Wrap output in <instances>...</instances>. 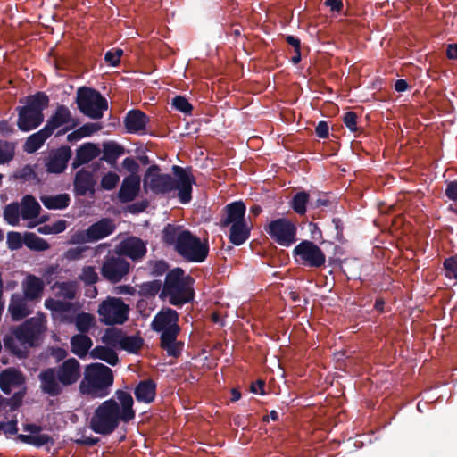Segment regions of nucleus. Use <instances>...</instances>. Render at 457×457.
<instances>
[{
    "instance_id": "obj_16",
    "label": "nucleus",
    "mask_w": 457,
    "mask_h": 457,
    "mask_svg": "<svg viewBox=\"0 0 457 457\" xmlns=\"http://www.w3.org/2000/svg\"><path fill=\"white\" fill-rule=\"evenodd\" d=\"M23 430L30 433L29 435L19 434L16 439L21 443L33 445L35 447H42L46 445H53L54 439L47 434H40L42 427L35 423H28L23 425Z\"/></svg>"
},
{
    "instance_id": "obj_36",
    "label": "nucleus",
    "mask_w": 457,
    "mask_h": 457,
    "mask_svg": "<svg viewBox=\"0 0 457 457\" xmlns=\"http://www.w3.org/2000/svg\"><path fill=\"white\" fill-rule=\"evenodd\" d=\"M26 395V387L23 386L22 389L15 392L12 397L5 398L2 395H0V411L2 410H6L9 411H13L19 409L22 405L23 398Z\"/></svg>"
},
{
    "instance_id": "obj_10",
    "label": "nucleus",
    "mask_w": 457,
    "mask_h": 457,
    "mask_svg": "<svg viewBox=\"0 0 457 457\" xmlns=\"http://www.w3.org/2000/svg\"><path fill=\"white\" fill-rule=\"evenodd\" d=\"M292 255L297 265L311 270L321 269L326 263L324 252L310 240H303L296 245Z\"/></svg>"
},
{
    "instance_id": "obj_39",
    "label": "nucleus",
    "mask_w": 457,
    "mask_h": 457,
    "mask_svg": "<svg viewBox=\"0 0 457 457\" xmlns=\"http://www.w3.org/2000/svg\"><path fill=\"white\" fill-rule=\"evenodd\" d=\"M144 345V339L139 335H123L120 348L129 353H137Z\"/></svg>"
},
{
    "instance_id": "obj_14",
    "label": "nucleus",
    "mask_w": 457,
    "mask_h": 457,
    "mask_svg": "<svg viewBox=\"0 0 457 457\" xmlns=\"http://www.w3.org/2000/svg\"><path fill=\"white\" fill-rule=\"evenodd\" d=\"M130 264L120 256L106 257L102 267L101 274L109 282L116 284L129 273Z\"/></svg>"
},
{
    "instance_id": "obj_9",
    "label": "nucleus",
    "mask_w": 457,
    "mask_h": 457,
    "mask_svg": "<svg viewBox=\"0 0 457 457\" xmlns=\"http://www.w3.org/2000/svg\"><path fill=\"white\" fill-rule=\"evenodd\" d=\"M76 104L84 115L93 120L103 118L104 111L108 109V102L97 90L82 87L77 91Z\"/></svg>"
},
{
    "instance_id": "obj_11",
    "label": "nucleus",
    "mask_w": 457,
    "mask_h": 457,
    "mask_svg": "<svg viewBox=\"0 0 457 457\" xmlns=\"http://www.w3.org/2000/svg\"><path fill=\"white\" fill-rule=\"evenodd\" d=\"M129 307L121 298L108 296L97 309L99 320L105 325H121L129 319Z\"/></svg>"
},
{
    "instance_id": "obj_19",
    "label": "nucleus",
    "mask_w": 457,
    "mask_h": 457,
    "mask_svg": "<svg viewBox=\"0 0 457 457\" xmlns=\"http://www.w3.org/2000/svg\"><path fill=\"white\" fill-rule=\"evenodd\" d=\"M96 181L91 171L85 169L78 170L73 180V191L78 196H85L89 194L93 196L96 193Z\"/></svg>"
},
{
    "instance_id": "obj_55",
    "label": "nucleus",
    "mask_w": 457,
    "mask_h": 457,
    "mask_svg": "<svg viewBox=\"0 0 457 457\" xmlns=\"http://www.w3.org/2000/svg\"><path fill=\"white\" fill-rule=\"evenodd\" d=\"M101 129L102 125L100 123H86L79 128V132L80 133V137L83 138L92 136Z\"/></svg>"
},
{
    "instance_id": "obj_49",
    "label": "nucleus",
    "mask_w": 457,
    "mask_h": 457,
    "mask_svg": "<svg viewBox=\"0 0 457 457\" xmlns=\"http://www.w3.org/2000/svg\"><path fill=\"white\" fill-rule=\"evenodd\" d=\"M120 181V177L118 174L112 171H109L104 174L100 181V187L104 190H112L116 187Z\"/></svg>"
},
{
    "instance_id": "obj_29",
    "label": "nucleus",
    "mask_w": 457,
    "mask_h": 457,
    "mask_svg": "<svg viewBox=\"0 0 457 457\" xmlns=\"http://www.w3.org/2000/svg\"><path fill=\"white\" fill-rule=\"evenodd\" d=\"M25 299V297H22L18 294L12 295L8 311L10 312L13 320H21L30 313Z\"/></svg>"
},
{
    "instance_id": "obj_63",
    "label": "nucleus",
    "mask_w": 457,
    "mask_h": 457,
    "mask_svg": "<svg viewBox=\"0 0 457 457\" xmlns=\"http://www.w3.org/2000/svg\"><path fill=\"white\" fill-rule=\"evenodd\" d=\"M315 133L320 138H328L329 135L328 123L326 121H320L315 128Z\"/></svg>"
},
{
    "instance_id": "obj_32",
    "label": "nucleus",
    "mask_w": 457,
    "mask_h": 457,
    "mask_svg": "<svg viewBox=\"0 0 457 457\" xmlns=\"http://www.w3.org/2000/svg\"><path fill=\"white\" fill-rule=\"evenodd\" d=\"M125 149L115 141H107L103 144L102 161H105L111 166H114L118 158L124 154Z\"/></svg>"
},
{
    "instance_id": "obj_27",
    "label": "nucleus",
    "mask_w": 457,
    "mask_h": 457,
    "mask_svg": "<svg viewBox=\"0 0 457 457\" xmlns=\"http://www.w3.org/2000/svg\"><path fill=\"white\" fill-rule=\"evenodd\" d=\"M156 383L151 379L141 380L135 387L134 395L137 402L151 403L156 395Z\"/></svg>"
},
{
    "instance_id": "obj_52",
    "label": "nucleus",
    "mask_w": 457,
    "mask_h": 457,
    "mask_svg": "<svg viewBox=\"0 0 457 457\" xmlns=\"http://www.w3.org/2000/svg\"><path fill=\"white\" fill-rule=\"evenodd\" d=\"M60 295L65 299L73 300L76 297L77 287L72 282H62L58 286Z\"/></svg>"
},
{
    "instance_id": "obj_40",
    "label": "nucleus",
    "mask_w": 457,
    "mask_h": 457,
    "mask_svg": "<svg viewBox=\"0 0 457 457\" xmlns=\"http://www.w3.org/2000/svg\"><path fill=\"white\" fill-rule=\"evenodd\" d=\"M24 245L33 251H46L50 248V245L43 238L37 237L35 233H24Z\"/></svg>"
},
{
    "instance_id": "obj_22",
    "label": "nucleus",
    "mask_w": 457,
    "mask_h": 457,
    "mask_svg": "<svg viewBox=\"0 0 457 457\" xmlns=\"http://www.w3.org/2000/svg\"><path fill=\"white\" fill-rule=\"evenodd\" d=\"M24 384V375L14 368L5 369L0 373V389L5 395L11 394L13 387H19Z\"/></svg>"
},
{
    "instance_id": "obj_51",
    "label": "nucleus",
    "mask_w": 457,
    "mask_h": 457,
    "mask_svg": "<svg viewBox=\"0 0 457 457\" xmlns=\"http://www.w3.org/2000/svg\"><path fill=\"white\" fill-rule=\"evenodd\" d=\"M443 265L445 270V276L448 278H454L457 280V255H453L445 259Z\"/></svg>"
},
{
    "instance_id": "obj_58",
    "label": "nucleus",
    "mask_w": 457,
    "mask_h": 457,
    "mask_svg": "<svg viewBox=\"0 0 457 457\" xmlns=\"http://www.w3.org/2000/svg\"><path fill=\"white\" fill-rule=\"evenodd\" d=\"M49 355L55 361V362H60L67 360L66 357L68 356V352L64 348L53 346L49 348Z\"/></svg>"
},
{
    "instance_id": "obj_26",
    "label": "nucleus",
    "mask_w": 457,
    "mask_h": 457,
    "mask_svg": "<svg viewBox=\"0 0 457 457\" xmlns=\"http://www.w3.org/2000/svg\"><path fill=\"white\" fill-rule=\"evenodd\" d=\"M100 149L94 143H85L76 150V156L72 161L71 168L78 169L87 164L100 154Z\"/></svg>"
},
{
    "instance_id": "obj_12",
    "label": "nucleus",
    "mask_w": 457,
    "mask_h": 457,
    "mask_svg": "<svg viewBox=\"0 0 457 457\" xmlns=\"http://www.w3.org/2000/svg\"><path fill=\"white\" fill-rule=\"evenodd\" d=\"M265 231L276 243L282 246H290L297 240L295 225L286 218L271 220L265 228Z\"/></svg>"
},
{
    "instance_id": "obj_45",
    "label": "nucleus",
    "mask_w": 457,
    "mask_h": 457,
    "mask_svg": "<svg viewBox=\"0 0 457 457\" xmlns=\"http://www.w3.org/2000/svg\"><path fill=\"white\" fill-rule=\"evenodd\" d=\"M45 306L46 309L60 313H68L71 311L73 304L70 302L55 300L53 298L46 299L45 301Z\"/></svg>"
},
{
    "instance_id": "obj_25",
    "label": "nucleus",
    "mask_w": 457,
    "mask_h": 457,
    "mask_svg": "<svg viewBox=\"0 0 457 457\" xmlns=\"http://www.w3.org/2000/svg\"><path fill=\"white\" fill-rule=\"evenodd\" d=\"M116 229L113 220L110 218H103L87 228V236L92 242H96L112 235Z\"/></svg>"
},
{
    "instance_id": "obj_3",
    "label": "nucleus",
    "mask_w": 457,
    "mask_h": 457,
    "mask_svg": "<svg viewBox=\"0 0 457 457\" xmlns=\"http://www.w3.org/2000/svg\"><path fill=\"white\" fill-rule=\"evenodd\" d=\"M162 241L188 262H203L209 253L208 243L180 225L167 224L162 232Z\"/></svg>"
},
{
    "instance_id": "obj_35",
    "label": "nucleus",
    "mask_w": 457,
    "mask_h": 457,
    "mask_svg": "<svg viewBox=\"0 0 457 457\" xmlns=\"http://www.w3.org/2000/svg\"><path fill=\"white\" fill-rule=\"evenodd\" d=\"M41 202L44 206L49 210H62L69 206L70 196L68 194H59L56 195L42 196Z\"/></svg>"
},
{
    "instance_id": "obj_43",
    "label": "nucleus",
    "mask_w": 457,
    "mask_h": 457,
    "mask_svg": "<svg viewBox=\"0 0 457 457\" xmlns=\"http://www.w3.org/2000/svg\"><path fill=\"white\" fill-rule=\"evenodd\" d=\"M77 329L81 333H87L95 325V318L87 312H80L74 319Z\"/></svg>"
},
{
    "instance_id": "obj_24",
    "label": "nucleus",
    "mask_w": 457,
    "mask_h": 457,
    "mask_svg": "<svg viewBox=\"0 0 457 457\" xmlns=\"http://www.w3.org/2000/svg\"><path fill=\"white\" fill-rule=\"evenodd\" d=\"M179 313L169 307L162 308L154 318L151 323L152 329L155 332L179 326Z\"/></svg>"
},
{
    "instance_id": "obj_21",
    "label": "nucleus",
    "mask_w": 457,
    "mask_h": 457,
    "mask_svg": "<svg viewBox=\"0 0 457 457\" xmlns=\"http://www.w3.org/2000/svg\"><path fill=\"white\" fill-rule=\"evenodd\" d=\"M224 217L220 220L221 227H228L237 222H245L246 207L243 201H235L227 204L224 209Z\"/></svg>"
},
{
    "instance_id": "obj_5",
    "label": "nucleus",
    "mask_w": 457,
    "mask_h": 457,
    "mask_svg": "<svg viewBox=\"0 0 457 457\" xmlns=\"http://www.w3.org/2000/svg\"><path fill=\"white\" fill-rule=\"evenodd\" d=\"M46 330V320L43 314L31 317L4 337V345L15 356L25 358L28 348L37 346Z\"/></svg>"
},
{
    "instance_id": "obj_64",
    "label": "nucleus",
    "mask_w": 457,
    "mask_h": 457,
    "mask_svg": "<svg viewBox=\"0 0 457 457\" xmlns=\"http://www.w3.org/2000/svg\"><path fill=\"white\" fill-rule=\"evenodd\" d=\"M15 132V129L12 124L8 120H3L0 121V134L3 137H9Z\"/></svg>"
},
{
    "instance_id": "obj_56",
    "label": "nucleus",
    "mask_w": 457,
    "mask_h": 457,
    "mask_svg": "<svg viewBox=\"0 0 457 457\" xmlns=\"http://www.w3.org/2000/svg\"><path fill=\"white\" fill-rule=\"evenodd\" d=\"M357 119L358 115L354 112H347L345 113L343 117V121L345 125L352 131L355 132L358 130L357 128Z\"/></svg>"
},
{
    "instance_id": "obj_33",
    "label": "nucleus",
    "mask_w": 457,
    "mask_h": 457,
    "mask_svg": "<svg viewBox=\"0 0 457 457\" xmlns=\"http://www.w3.org/2000/svg\"><path fill=\"white\" fill-rule=\"evenodd\" d=\"M92 345L91 338L84 334H77L71 338V352L79 358L87 354Z\"/></svg>"
},
{
    "instance_id": "obj_8",
    "label": "nucleus",
    "mask_w": 457,
    "mask_h": 457,
    "mask_svg": "<svg viewBox=\"0 0 457 457\" xmlns=\"http://www.w3.org/2000/svg\"><path fill=\"white\" fill-rule=\"evenodd\" d=\"M49 97L39 91L25 98V104L15 108L18 113L17 127L28 132L39 127L44 121L43 111L49 105Z\"/></svg>"
},
{
    "instance_id": "obj_38",
    "label": "nucleus",
    "mask_w": 457,
    "mask_h": 457,
    "mask_svg": "<svg viewBox=\"0 0 457 457\" xmlns=\"http://www.w3.org/2000/svg\"><path fill=\"white\" fill-rule=\"evenodd\" d=\"M163 283L159 279L144 282L138 286L137 294L145 298H154L160 295Z\"/></svg>"
},
{
    "instance_id": "obj_60",
    "label": "nucleus",
    "mask_w": 457,
    "mask_h": 457,
    "mask_svg": "<svg viewBox=\"0 0 457 457\" xmlns=\"http://www.w3.org/2000/svg\"><path fill=\"white\" fill-rule=\"evenodd\" d=\"M121 165L127 171L130 172L129 175H137L139 164L132 157L125 158Z\"/></svg>"
},
{
    "instance_id": "obj_18",
    "label": "nucleus",
    "mask_w": 457,
    "mask_h": 457,
    "mask_svg": "<svg viewBox=\"0 0 457 457\" xmlns=\"http://www.w3.org/2000/svg\"><path fill=\"white\" fill-rule=\"evenodd\" d=\"M149 121L150 118L144 112L133 109L126 113L123 123L128 133L144 135Z\"/></svg>"
},
{
    "instance_id": "obj_30",
    "label": "nucleus",
    "mask_w": 457,
    "mask_h": 457,
    "mask_svg": "<svg viewBox=\"0 0 457 457\" xmlns=\"http://www.w3.org/2000/svg\"><path fill=\"white\" fill-rule=\"evenodd\" d=\"M21 215L23 220H32L39 215L41 207L38 202L31 195H26L21 202Z\"/></svg>"
},
{
    "instance_id": "obj_6",
    "label": "nucleus",
    "mask_w": 457,
    "mask_h": 457,
    "mask_svg": "<svg viewBox=\"0 0 457 457\" xmlns=\"http://www.w3.org/2000/svg\"><path fill=\"white\" fill-rule=\"evenodd\" d=\"M194 282L182 268H174L166 274L159 298L170 305L182 307L194 300Z\"/></svg>"
},
{
    "instance_id": "obj_34",
    "label": "nucleus",
    "mask_w": 457,
    "mask_h": 457,
    "mask_svg": "<svg viewBox=\"0 0 457 457\" xmlns=\"http://www.w3.org/2000/svg\"><path fill=\"white\" fill-rule=\"evenodd\" d=\"M250 237V228L246 221L237 222L231 225L229 229V241L235 245H243Z\"/></svg>"
},
{
    "instance_id": "obj_47",
    "label": "nucleus",
    "mask_w": 457,
    "mask_h": 457,
    "mask_svg": "<svg viewBox=\"0 0 457 457\" xmlns=\"http://www.w3.org/2000/svg\"><path fill=\"white\" fill-rule=\"evenodd\" d=\"M79 278L86 285L91 286L96 284L99 280L98 274L96 273L95 267L85 266L82 269L81 274Z\"/></svg>"
},
{
    "instance_id": "obj_23",
    "label": "nucleus",
    "mask_w": 457,
    "mask_h": 457,
    "mask_svg": "<svg viewBox=\"0 0 457 457\" xmlns=\"http://www.w3.org/2000/svg\"><path fill=\"white\" fill-rule=\"evenodd\" d=\"M120 252L133 261H137L145 255L146 245L142 239L131 237L120 243Z\"/></svg>"
},
{
    "instance_id": "obj_61",
    "label": "nucleus",
    "mask_w": 457,
    "mask_h": 457,
    "mask_svg": "<svg viewBox=\"0 0 457 457\" xmlns=\"http://www.w3.org/2000/svg\"><path fill=\"white\" fill-rule=\"evenodd\" d=\"M148 204H149V203L147 200L136 202L128 206V211L130 213L137 214V213L143 212L148 207Z\"/></svg>"
},
{
    "instance_id": "obj_42",
    "label": "nucleus",
    "mask_w": 457,
    "mask_h": 457,
    "mask_svg": "<svg viewBox=\"0 0 457 457\" xmlns=\"http://www.w3.org/2000/svg\"><path fill=\"white\" fill-rule=\"evenodd\" d=\"M310 195L305 191L296 193L291 200L292 209L299 215H303L306 212V205L309 202Z\"/></svg>"
},
{
    "instance_id": "obj_53",
    "label": "nucleus",
    "mask_w": 457,
    "mask_h": 457,
    "mask_svg": "<svg viewBox=\"0 0 457 457\" xmlns=\"http://www.w3.org/2000/svg\"><path fill=\"white\" fill-rule=\"evenodd\" d=\"M123 54V50L120 48L112 49L105 53L104 61L111 66H118L120 62V57Z\"/></svg>"
},
{
    "instance_id": "obj_57",
    "label": "nucleus",
    "mask_w": 457,
    "mask_h": 457,
    "mask_svg": "<svg viewBox=\"0 0 457 457\" xmlns=\"http://www.w3.org/2000/svg\"><path fill=\"white\" fill-rule=\"evenodd\" d=\"M87 228L85 230L76 231L75 233H73L71 236L70 243L73 244V245H76V244L80 245V244L92 242L90 237H88L87 236Z\"/></svg>"
},
{
    "instance_id": "obj_28",
    "label": "nucleus",
    "mask_w": 457,
    "mask_h": 457,
    "mask_svg": "<svg viewBox=\"0 0 457 457\" xmlns=\"http://www.w3.org/2000/svg\"><path fill=\"white\" fill-rule=\"evenodd\" d=\"M22 287L24 297L29 301L38 299L44 290L43 280L34 275H29Z\"/></svg>"
},
{
    "instance_id": "obj_62",
    "label": "nucleus",
    "mask_w": 457,
    "mask_h": 457,
    "mask_svg": "<svg viewBox=\"0 0 457 457\" xmlns=\"http://www.w3.org/2000/svg\"><path fill=\"white\" fill-rule=\"evenodd\" d=\"M3 426L2 431L5 435H16L18 432L17 420H10L7 422L0 421Z\"/></svg>"
},
{
    "instance_id": "obj_4",
    "label": "nucleus",
    "mask_w": 457,
    "mask_h": 457,
    "mask_svg": "<svg viewBox=\"0 0 457 457\" xmlns=\"http://www.w3.org/2000/svg\"><path fill=\"white\" fill-rule=\"evenodd\" d=\"M37 378L41 392L56 397L79 382L81 378V365L76 358L71 357L55 367L42 370Z\"/></svg>"
},
{
    "instance_id": "obj_50",
    "label": "nucleus",
    "mask_w": 457,
    "mask_h": 457,
    "mask_svg": "<svg viewBox=\"0 0 457 457\" xmlns=\"http://www.w3.org/2000/svg\"><path fill=\"white\" fill-rule=\"evenodd\" d=\"M172 106L184 114H191L193 106L188 100L182 96H177L172 99Z\"/></svg>"
},
{
    "instance_id": "obj_13",
    "label": "nucleus",
    "mask_w": 457,
    "mask_h": 457,
    "mask_svg": "<svg viewBox=\"0 0 457 457\" xmlns=\"http://www.w3.org/2000/svg\"><path fill=\"white\" fill-rule=\"evenodd\" d=\"M77 125L78 120L72 117L70 109L66 105L60 104L47 120L45 127L52 135L56 129L63 127L56 133L59 137L73 129Z\"/></svg>"
},
{
    "instance_id": "obj_7",
    "label": "nucleus",
    "mask_w": 457,
    "mask_h": 457,
    "mask_svg": "<svg viewBox=\"0 0 457 457\" xmlns=\"http://www.w3.org/2000/svg\"><path fill=\"white\" fill-rule=\"evenodd\" d=\"M114 377L111 368L100 363L87 365L84 378L79 383V393L91 398H104L110 394Z\"/></svg>"
},
{
    "instance_id": "obj_2",
    "label": "nucleus",
    "mask_w": 457,
    "mask_h": 457,
    "mask_svg": "<svg viewBox=\"0 0 457 457\" xmlns=\"http://www.w3.org/2000/svg\"><path fill=\"white\" fill-rule=\"evenodd\" d=\"M171 170L174 177L161 173L159 165H151L144 175V187L155 195H166L177 190L179 203L188 204L192 200L193 185L195 184L192 169L173 165Z\"/></svg>"
},
{
    "instance_id": "obj_31",
    "label": "nucleus",
    "mask_w": 457,
    "mask_h": 457,
    "mask_svg": "<svg viewBox=\"0 0 457 457\" xmlns=\"http://www.w3.org/2000/svg\"><path fill=\"white\" fill-rule=\"evenodd\" d=\"M52 136L48 129L44 126L37 132L29 136L25 144L24 151L28 154H32L37 151L44 143Z\"/></svg>"
},
{
    "instance_id": "obj_1",
    "label": "nucleus",
    "mask_w": 457,
    "mask_h": 457,
    "mask_svg": "<svg viewBox=\"0 0 457 457\" xmlns=\"http://www.w3.org/2000/svg\"><path fill=\"white\" fill-rule=\"evenodd\" d=\"M133 406L131 394L119 389L114 397L104 401L95 409L89 420V428L96 434L109 436L119 428L120 422L129 423L135 419Z\"/></svg>"
},
{
    "instance_id": "obj_41",
    "label": "nucleus",
    "mask_w": 457,
    "mask_h": 457,
    "mask_svg": "<svg viewBox=\"0 0 457 457\" xmlns=\"http://www.w3.org/2000/svg\"><path fill=\"white\" fill-rule=\"evenodd\" d=\"M21 215V207L17 202L7 204L4 209V220L12 225L16 226L19 224Z\"/></svg>"
},
{
    "instance_id": "obj_17",
    "label": "nucleus",
    "mask_w": 457,
    "mask_h": 457,
    "mask_svg": "<svg viewBox=\"0 0 457 457\" xmlns=\"http://www.w3.org/2000/svg\"><path fill=\"white\" fill-rule=\"evenodd\" d=\"M161 342L160 346L162 349L167 352L169 356L179 357L181 354L184 344L177 340V337L180 332L179 326H172V328H167L160 331Z\"/></svg>"
},
{
    "instance_id": "obj_37",
    "label": "nucleus",
    "mask_w": 457,
    "mask_h": 457,
    "mask_svg": "<svg viewBox=\"0 0 457 457\" xmlns=\"http://www.w3.org/2000/svg\"><path fill=\"white\" fill-rule=\"evenodd\" d=\"M90 355L92 358L104 361L112 366H115L119 362L117 353L108 346L97 345L90 352Z\"/></svg>"
},
{
    "instance_id": "obj_44",
    "label": "nucleus",
    "mask_w": 457,
    "mask_h": 457,
    "mask_svg": "<svg viewBox=\"0 0 457 457\" xmlns=\"http://www.w3.org/2000/svg\"><path fill=\"white\" fill-rule=\"evenodd\" d=\"M124 333L117 328H107L102 337V341L107 345L117 347L120 346Z\"/></svg>"
},
{
    "instance_id": "obj_46",
    "label": "nucleus",
    "mask_w": 457,
    "mask_h": 457,
    "mask_svg": "<svg viewBox=\"0 0 457 457\" xmlns=\"http://www.w3.org/2000/svg\"><path fill=\"white\" fill-rule=\"evenodd\" d=\"M15 145L13 143L0 140V164L9 162L13 159Z\"/></svg>"
},
{
    "instance_id": "obj_59",
    "label": "nucleus",
    "mask_w": 457,
    "mask_h": 457,
    "mask_svg": "<svg viewBox=\"0 0 457 457\" xmlns=\"http://www.w3.org/2000/svg\"><path fill=\"white\" fill-rule=\"evenodd\" d=\"M445 195L449 200L457 203V179L446 182Z\"/></svg>"
},
{
    "instance_id": "obj_15",
    "label": "nucleus",
    "mask_w": 457,
    "mask_h": 457,
    "mask_svg": "<svg viewBox=\"0 0 457 457\" xmlns=\"http://www.w3.org/2000/svg\"><path fill=\"white\" fill-rule=\"evenodd\" d=\"M71 156L72 151L69 145H62L56 149L50 150L44 160L46 171L52 174L64 172Z\"/></svg>"
},
{
    "instance_id": "obj_54",
    "label": "nucleus",
    "mask_w": 457,
    "mask_h": 457,
    "mask_svg": "<svg viewBox=\"0 0 457 457\" xmlns=\"http://www.w3.org/2000/svg\"><path fill=\"white\" fill-rule=\"evenodd\" d=\"M150 270H151V275L155 276V277L162 276L164 273L167 274L170 271L168 263L163 260L155 261V262H151L150 263Z\"/></svg>"
},
{
    "instance_id": "obj_48",
    "label": "nucleus",
    "mask_w": 457,
    "mask_h": 457,
    "mask_svg": "<svg viewBox=\"0 0 457 457\" xmlns=\"http://www.w3.org/2000/svg\"><path fill=\"white\" fill-rule=\"evenodd\" d=\"M6 244L9 250H19L24 244V236L22 237L20 232L10 231L6 236Z\"/></svg>"
},
{
    "instance_id": "obj_20",
    "label": "nucleus",
    "mask_w": 457,
    "mask_h": 457,
    "mask_svg": "<svg viewBox=\"0 0 457 457\" xmlns=\"http://www.w3.org/2000/svg\"><path fill=\"white\" fill-rule=\"evenodd\" d=\"M139 175L126 176L120 185L118 192V199L122 204L133 202L140 192Z\"/></svg>"
}]
</instances>
